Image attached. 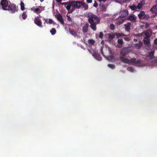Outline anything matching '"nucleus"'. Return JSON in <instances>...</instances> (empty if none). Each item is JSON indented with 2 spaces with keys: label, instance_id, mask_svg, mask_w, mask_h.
<instances>
[{
  "label": "nucleus",
  "instance_id": "nucleus-1",
  "mask_svg": "<svg viewBox=\"0 0 157 157\" xmlns=\"http://www.w3.org/2000/svg\"><path fill=\"white\" fill-rule=\"evenodd\" d=\"M87 17L88 22L90 24V27L93 31H95L97 29V25L100 23V17L91 12L87 13Z\"/></svg>",
  "mask_w": 157,
  "mask_h": 157
},
{
  "label": "nucleus",
  "instance_id": "nucleus-2",
  "mask_svg": "<svg viewBox=\"0 0 157 157\" xmlns=\"http://www.w3.org/2000/svg\"><path fill=\"white\" fill-rule=\"evenodd\" d=\"M128 53V50L126 48H124L121 50L120 54L122 56H120V58L122 62L127 64H129L130 62L135 64H140L141 63V60L140 59L136 61L135 58H132L130 60L129 59L124 57Z\"/></svg>",
  "mask_w": 157,
  "mask_h": 157
},
{
  "label": "nucleus",
  "instance_id": "nucleus-3",
  "mask_svg": "<svg viewBox=\"0 0 157 157\" xmlns=\"http://www.w3.org/2000/svg\"><path fill=\"white\" fill-rule=\"evenodd\" d=\"M71 5L72 8L69 13L73 12L76 9H79L81 6V2L72 1Z\"/></svg>",
  "mask_w": 157,
  "mask_h": 157
},
{
  "label": "nucleus",
  "instance_id": "nucleus-4",
  "mask_svg": "<svg viewBox=\"0 0 157 157\" xmlns=\"http://www.w3.org/2000/svg\"><path fill=\"white\" fill-rule=\"evenodd\" d=\"M9 1L8 0H2L1 2V4L2 7V9L5 10H7L9 8Z\"/></svg>",
  "mask_w": 157,
  "mask_h": 157
},
{
  "label": "nucleus",
  "instance_id": "nucleus-5",
  "mask_svg": "<svg viewBox=\"0 0 157 157\" xmlns=\"http://www.w3.org/2000/svg\"><path fill=\"white\" fill-rule=\"evenodd\" d=\"M8 8H9L8 10H10L12 13H15L17 11V9L16 5L12 4L9 5Z\"/></svg>",
  "mask_w": 157,
  "mask_h": 157
},
{
  "label": "nucleus",
  "instance_id": "nucleus-6",
  "mask_svg": "<svg viewBox=\"0 0 157 157\" xmlns=\"http://www.w3.org/2000/svg\"><path fill=\"white\" fill-rule=\"evenodd\" d=\"M34 23L40 27H42V22L38 17H35L34 20Z\"/></svg>",
  "mask_w": 157,
  "mask_h": 157
},
{
  "label": "nucleus",
  "instance_id": "nucleus-7",
  "mask_svg": "<svg viewBox=\"0 0 157 157\" xmlns=\"http://www.w3.org/2000/svg\"><path fill=\"white\" fill-rule=\"evenodd\" d=\"M43 7L39 6L37 8H35L34 7H33L31 9L32 11H33L34 13H37L38 12H39V13H40L43 10L42 9Z\"/></svg>",
  "mask_w": 157,
  "mask_h": 157
},
{
  "label": "nucleus",
  "instance_id": "nucleus-8",
  "mask_svg": "<svg viewBox=\"0 0 157 157\" xmlns=\"http://www.w3.org/2000/svg\"><path fill=\"white\" fill-rule=\"evenodd\" d=\"M144 44L147 46H149L150 44V40L149 37H145L143 39Z\"/></svg>",
  "mask_w": 157,
  "mask_h": 157
},
{
  "label": "nucleus",
  "instance_id": "nucleus-9",
  "mask_svg": "<svg viewBox=\"0 0 157 157\" xmlns=\"http://www.w3.org/2000/svg\"><path fill=\"white\" fill-rule=\"evenodd\" d=\"M120 17L123 18L126 16L128 14V12L127 10H123L121 11Z\"/></svg>",
  "mask_w": 157,
  "mask_h": 157
},
{
  "label": "nucleus",
  "instance_id": "nucleus-10",
  "mask_svg": "<svg viewBox=\"0 0 157 157\" xmlns=\"http://www.w3.org/2000/svg\"><path fill=\"white\" fill-rule=\"evenodd\" d=\"M92 56L97 60L101 61L102 60V58L100 54L96 52L94 53Z\"/></svg>",
  "mask_w": 157,
  "mask_h": 157
},
{
  "label": "nucleus",
  "instance_id": "nucleus-11",
  "mask_svg": "<svg viewBox=\"0 0 157 157\" xmlns=\"http://www.w3.org/2000/svg\"><path fill=\"white\" fill-rule=\"evenodd\" d=\"M131 23L130 22H128L126 24L124 25L125 27V30L126 31L130 32V27Z\"/></svg>",
  "mask_w": 157,
  "mask_h": 157
},
{
  "label": "nucleus",
  "instance_id": "nucleus-12",
  "mask_svg": "<svg viewBox=\"0 0 157 157\" xmlns=\"http://www.w3.org/2000/svg\"><path fill=\"white\" fill-rule=\"evenodd\" d=\"M144 32L146 37L150 38L152 35V31L150 29H148L146 31H144Z\"/></svg>",
  "mask_w": 157,
  "mask_h": 157
},
{
  "label": "nucleus",
  "instance_id": "nucleus-13",
  "mask_svg": "<svg viewBox=\"0 0 157 157\" xmlns=\"http://www.w3.org/2000/svg\"><path fill=\"white\" fill-rule=\"evenodd\" d=\"M57 19L60 21L62 24L63 25L64 24V21L63 19L62 15L60 14H58L57 17Z\"/></svg>",
  "mask_w": 157,
  "mask_h": 157
},
{
  "label": "nucleus",
  "instance_id": "nucleus-14",
  "mask_svg": "<svg viewBox=\"0 0 157 157\" xmlns=\"http://www.w3.org/2000/svg\"><path fill=\"white\" fill-rule=\"evenodd\" d=\"M142 42L140 41L138 43L134 44V47L136 49H139L142 47Z\"/></svg>",
  "mask_w": 157,
  "mask_h": 157
},
{
  "label": "nucleus",
  "instance_id": "nucleus-15",
  "mask_svg": "<svg viewBox=\"0 0 157 157\" xmlns=\"http://www.w3.org/2000/svg\"><path fill=\"white\" fill-rule=\"evenodd\" d=\"M155 52L154 51H151L147 55L146 57L149 58L151 59H152L154 58V55Z\"/></svg>",
  "mask_w": 157,
  "mask_h": 157
},
{
  "label": "nucleus",
  "instance_id": "nucleus-16",
  "mask_svg": "<svg viewBox=\"0 0 157 157\" xmlns=\"http://www.w3.org/2000/svg\"><path fill=\"white\" fill-rule=\"evenodd\" d=\"M145 2L144 0H142L140 1L137 6L139 9H141L143 6L145 5Z\"/></svg>",
  "mask_w": 157,
  "mask_h": 157
},
{
  "label": "nucleus",
  "instance_id": "nucleus-17",
  "mask_svg": "<svg viewBox=\"0 0 157 157\" xmlns=\"http://www.w3.org/2000/svg\"><path fill=\"white\" fill-rule=\"evenodd\" d=\"M150 11L153 13L155 14V15H156L157 14V9L156 8V6H153L150 9Z\"/></svg>",
  "mask_w": 157,
  "mask_h": 157
},
{
  "label": "nucleus",
  "instance_id": "nucleus-18",
  "mask_svg": "<svg viewBox=\"0 0 157 157\" xmlns=\"http://www.w3.org/2000/svg\"><path fill=\"white\" fill-rule=\"evenodd\" d=\"M89 25L88 23H86L82 28V32L85 33L87 32L88 29Z\"/></svg>",
  "mask_w": 157,
  "mask_h": 157
},
{
  "label": "nucleus",
  "instance_id": "nucleus-19",
  "mask_svg": "<svg viewBox=\"0 0 157 157\" xmlns=\"http://www.w3.org/2000/svg\"><path fill=\"white\" fill-rule=\"evenodd\" d=\"M129 8L133 11H137L138 10H139V9H138V7H137V6H136L134 4L132 6H129Z\"/></svg>",
  "mask_w": 157,
  "mask_h": 157
},
{
  "label": "nucleus",
  "instance_id": "nucleus-20",
  "mask_svg": "<svg viewBox=\"0 0 157 157\" xmlns=\"http://www.w3.org/2000/svg\"><path fill=\"white\" fill-rule=\"evenodd\" d=\"M128 20L131 21H135L136 20V18L135 17L134 15H130L129 16L128 18Z\"/></svg>",
  "mask_w": 157,
  "mask_h": 157
},
{
  "label": "nucleus",
  "instance_id": "nucleus-21",
  "mask_svg": "<svg viewBox=\"0 0 157 157\" xmlns=\"http://www.w3.org/2000/svg\"><path fill=\"white\" fill-rule=\"evenodd\" d=\"M145 13V12L144 11H141L138 14V16L140 19H142Z\"/></svg>",
  "mask_w": 157,
  "mask_h": 157
},
{
  "label": "nucleus",
  "instance_id": "nucleus-22",
  "mask_svg": "<svg viewBox=\"0 0 157 157\" xmlns=\"http://www.w3.org/2000/svg\"><path fill=\"white\" fill-rule=\"evenodd\" d=\"M65 7H66L67 10L69 11L71 7H72L71 2H70L69 3L68 2L67 4H66Z\"/></svg>",
  "mask_w": 157,
  "mask_h": 157
},
{
  "label": "nucleus",
  "instance_id": "nucleus-23",
  "mask_svg": "<svg viewBox=\"0 0 157 157\" xmlns=\"http://www.w3.org/2000/svg\"><path fill=\"white\" fill-rule=\"evenodd\" d=\"M81 6H82L85 10H87L88 9V6L84 2H81Z\"/></svg>",
  "mask_w": 157,
  "mask_h": 157
},
{
  "label": "nucleus",
  "instance_id": "nucleus-24",
  "mask_svg": "<svg viewBox=\"0 0 157 157\" xmlns=\"http://www.w3.org/2000/svg\"><path fill=\"white\" fill-rule=\"evenodd\" d=\"M115 36H116V37L117 38H119L121 37L122 36H125V35L123 34V33H115Z\"/></svg>",
  "mask_w": 157,
  "mask_h": 157
},
{
  "label": "nucleus",
  "instance_id": "nucleus-25",
  "mask_svg": "<svg viewBox=\"0 0 157 157\" xmlns=\"http://www.w3.org/2000/svg\"><path fill=\"white\" fill-rule=\"evenodd\" d=\"M115 37V33L114 34H108V38L111 40H112Z\"/></svg>",
  "mask_w": 157,
  "mask_h": 157
},
{
  "label": "nucleus",
  "instance_id": "nucleus-26",
  "mask_svg": "<svg viewBox=\"0 0 157 157\" xmlns=\"http://www.w3.org/2000/svg\"><path fill=\"white\" fill-rule=\"evenodd\" d=\"M26 12L24 11L22 14V19L25 20L27 17V15L26 14Z\"/></svg>",
  "mask_w": 157,
  "mask_h": 157
},
{
  "label": "nucleus",
  "instance_id": "nucleus-27",
  "mask_svg": "<svg viewBox=\"0 0 157 157\" xmlns=\"http://www.w3.org/2000/svg\"><path fill=\"white\" fill-rule=\"evenodd\" d=\"M88 42L89 44H90L91 45H93L95 41L93 39H89L88 40Z\"/></svg>",
  "mask_w": 157,
  "mask_h": 157
},
{
  "label": "nucleus",
  "instance_id": "nucleus-28",
  "mask_svg": "<svg viewBox=\"0 0 157 157\" xmlns=\"http://www.w3.org/2000/svg\"><path fill=\"white\" fill-rule=\"evenodd\" d=\"M50 32L52 35H54L56 33V31L55 28H53L50 30Z\"/></svg>",
  "mask_w": 157,
  "mask_h": 157
},
{
  "label": "nucleus",
  "instance_id": "nucleus-29",
  "mask_svg": "<svg viewBox=\"0 0 157 157\" xmlns=\"http://www.w3.org/2000/svg\"><path fill=\"white\" fill-rule=\"evenodd\" d=\"M20 5H21V10L22 11L24 10H25V6H24V3L22 2H21V4H20Z\"/></svg>",
  "mask_w": 157,
  "mask_h": 157
},
{
  "label": "nucleus",
  "instance_id": "nucleus-30",
  "mask_svg": "<svg viewBox=\"0 0 157 157\" xmlns=\"http://www.w3.org/2000/svg\"><path fill=\"white\" fill-rule=\"evenodd\" d=\"M149 17V15L147 14H145L144 13V17L142 19H147Z\"/></svg>",
  "mask_w": 157,
  "mask_h": 157
},
{
  "label": "nucleus",
  "instance_id": "nucleus-31",
  "mask_svg": "<svg viewBox=\"0 0 157 157\" xmlns=\"http://www.w3.org/2000/svg\"><path fill=\"white\" fill-rule=\"evenodd\" d=\"M117 43L118 44L122 45L123 44V42L122 39H119L117 40Z\"/></svg>",
  "mask_w": 157,
  "mask_h": 157
},
{
  "label": "nucleus",
  "instance_id": "nucleus-32",
  "mask_svg": "<svg viewBox=\"0 0 157 157\" xmlns=\"http://www.w3.org/2000/svg\"><path fill=\"white\" fill-rule=\"evenodd\" d=\"M106 9V7L104 5H102L101 7V10L103 11H105Z\"/></svg>",
  "mask_w": 157,
  "mask_h": 157
},
{
  "label": "nucleus",
  "instance_id": "nucleus-33",
  "mask_svg": "<svg viewBox=\"0 0 157 157\" xmlns=\"http://www.w3.org/2000/svg\"><path fill=\"white\" fill-rule=\"evenodd\" d=\"M108 66L109 67L112 69H114L115 67V66L114 64H108Z\"/></svg>",
  "mask_w": 157,
  "mask_h": 157
},
{
  "label": "nucleus",
  "instance_id": "nucleus-34",
  "mask_svg": "<svg viewBox=\"0 0 157 157\" xmlns=\"http://www.w3.org/2000/svg\"><path fill=\"white\" fill-rule=\"evenodd\" d=\"M69 32L73 35H75L76 34V32L73 30L69 29Z\"/></svg>",
  "mask_w": 157,
  "mask_h": 157
},
{
  "label": "nucleus",
  "instance_id": "nucleus-35",
  "mask_svg": "<svg viewBox=\"0 0 157 157\" xmlns=\"http://www.w3.org/2000/svg\"><path fill=\"white\" fill-rule=\"evenodd\" d=\"M110 27V29L112 30H113L115 29V26L113 24H111Z\"/></svg>",
  "mask_w": 157,
  "mask_h": 157
},
{
  "label": "nucleus",
  "instance_id": "nucleus-36",
  "mask_svg": "<svg viewBox=\"0 0 157 157\" xmlns=\"http://www.w3.org/2000/svg\"><path fill=\"white\" fill-rule=\"evenodd\" d=\"M67 20L68 21L71 22H72V20L71 18V17H70V16H68V15H67Z\"/></svg>",
  "mask_w": 157,
  "mask_h": 157
},
{
  "label": "nucleus",
  "instance_id": "nucleus-37",
  "mask_svg": "<svg viewBox=\"0 0 157 157\" xmlns=\"http://www.w3.org/2000/svg\"><path fill=\"white\" fill-rule=\"evenodd\" d=\"M103 33L102 32H100L99 37L101 39H102L103 37Z\"/></svg>",
  "mask_w": 157,
  "mask_h": 157
},
{
  "label": "nucleus",
  "instance_id": "nucleus-38",
  "mask_svg": "<svg viewBox=\"0 0 157 157\" xmlns=\"http://www.w3.org/2000/svg\"><path fill=\"white\" fill-rule=\"evenodd\" d=\"M107 58L110 60H113L114 59V56H113L110 55L109 56V57H107Z\"/></svg>",
  "mask_w": 157,
  "mask_h": 157
},
{
  "label": "nucleus",
  "instance_id": "nucleus-39",
  "mask_svg": "<svg viewBox=\"0 0 157 157\" xmlns=\"http://www.w3.org/2000/svg\"><path fill=\"white\" fill-rule=\"evenodd\" d=\"M48 24H51L53 23V21L51 19H48Z\"/></svg>",
  "mask_w": 157,
  "mask_h": 157
},
{
  "label": "nucleus",
  "instance_id": "nucleus-40",
  "mask_svg": "<svg viewBox=\"0 0 157 157\" xmlns=\"http://www.w3.org/2000/svg\"><path fill=\"white\" fill-rule=\"evenodd\" d=\"M93 6L96 8H97L98 6V4L96 1H94V4Z\"/></svg>",
  "mask_w": 157,
  "mask_h": 157
},
{
  "label": "nucleus",
  "instance_id": "nucleus-41",
  "mask_svg": "<svg viewBox=\"0 0 157 157\" xmlns=\"http://www.w3.org/2000/svg\"><path fill=\"white\" fill-rule=\"evenodd\" d=\"M129 70L131 72H133L134 70V69L131 67H130L128 68Z\"/></svg>",
  "mask_w": 157,
  "mask_h": 157
},
{
  "label": "nucleus",
  "instance_id": "nucleus-42",
  "mask_svg": "<svg viewBox=\"0 0 157 157\" xmlns=\"http://www.w3.org/2000/svg\"><path fill=\"white\" fill-rule=\"evenodd\" d=\"M124 40L127 41H129L130 40V39L128 37H125L124 38Z\"/></svg>",
  "mask_w": 157,
  "mask_h": 157
},
{
  "label": "nucleus",
  "instance_id": "nucleus-43",
  "mask_svg": "<svg viewBox=\"0 0 157 157\" xmlns=\"http://www.w3.org/2000/svg\"><path fill=\"white\" fill-rule=\"evenodd\" d=\"M101 54L104 56L105 57V55H104V53H103V48H101Z\"/></svg>",
  "mask_w": 157,
  "mask_h": 157
},
{
  "label": "nucleus",
  "instance_id": "nucleus-44",
  "mask_svg": "<svg viewBox=\"0 0 157 157\" xmlns=\"http://www.w3.org/2000/svg\"><path fill=\"white\" fill-rule=\"evenodd\" d=\"M154 43L155 44H157V38L154 40Z\"/></svg>",
  "mask_w": 157,
  "mask_h": 157
},
{
  "label": "nucleus",
  "instance_id": "nucleus-45",
  "mask_svg": "<svg viewBox=\"0 0 157 157\" xmlns=\"http://www.w3.org/2000/svg\"><path fill=\"white\" fill-rule=\"evenodd\" d=\"M68 2H63L60 3V4L62 5H64L65 6L66 5V4H67Z\"/></svg>",
  "mask_w": 157,
  "mask_h": 157
},
{
  "label": "nucleus",
  "instance_id": "nucleus-46",
  "mask_svg": "<svg viewBox=\"0 0 157 157\" xmlns=\"http://www.w3.org/2000/svg\"><path fill=\"white\" fill-rule=\"evenodd\" d=\"M87 3H91L92 2V0H86Z\"/></svg>",
  "mask_w": 157,
  "mask_h": 157
},
{
  "label": "nucleus",
  "instance_id": "nucleus-47",
  "mask_svg": "<svg viewBox=\"0 0 157 157\" xmlns=\"http://www.w3.org/2000/svg\"><path fill=\"white\" fill-rule=\"evenodd\" d=\"M58 3H61L62 0H55Z\"/></svg>",
  "mask_w": 157,
  "mask_h": 157
},
{
  "label": "nucleus",
  "instance_id": "nucleus-48",
  "mask_svg": "<svg viewBox=\"0 0 157 157\" xmlns=\"http://www.w3.org/2000/svg\"><path fill=\"white\" fill-rule=\"evenodd\" d=\"M44 19L45 20V22L44 23V24L45 22L47 23L48 24V19Z\"/></svg>",
  "mask_w": 157,
  "mask_h": 157
},
{
  "label": "nucleus",
  "instance_id": "nucleus-49",
  "mask_svg": "<svg viewBox=\"0 0 157 157\" xmlns=\"http://www.w3.org/2000/svg\"><path fill=\"white\" fill-rule=\"evenodd\" d=\"M107 0H98V1L101 2L103 1V2H105Z\"/></svg>",
  "mask_w": 157,
  "mask_h": 157
},
{
  "label": "nucleus",
  "instance_id": "nucleus-50",
  "mask_svg": "<svg viewBox=\"0 0 157 157\" xmlns=\"http://www.w3.org/2000/svg\"><path fill=\"white\" fill-rule=\"evenodd\" d=\"M88 50L89 52H90V53L91 54V53H91V50H89V49H88Z\"/></svg>",
  "mask_w": 157,
  "mask_h": 157
},
{
  "label": "nucleus",
  "instance_id": "nucleus-51",
  "mask_svg": "<svg viewBox=\"0 0 157 157\" xmlns=\"http://www.w3.org/2000/svg\"><path fill=\"white\" fill-rule=\"evenodd\" d=\"M134 41H135V42H137V40H135V39H134Z\"/></svg>",
  "mask_w": 157,
  "mask_h": 157
},
{
  "label": "nucleus",
  "instance_id": "nucleus-52",
  "mask_svg": "<svg viewBox=\"0 0 157 157\" xmlns=\"http://www.w3.org/2000/svg\"><path fill=\"white\" fill-rule=\"evenodd\" d=\"M41 2H42L44 1V0H40Z\"/></svg>",
  "mask_w": 157,
  "mask_h": 157
},
{
  "label": "nucleus",
  "instance_id": "nucleus-53",
  "mask_svg": "<svg viewBox=\"0 0 157 157\" xmlns=\"http://www.w3.org/2000/svg\"><path fill=\"white\" fill-rule=\"evenodd\" d=\"M123 21H122V22H121L120 23H123Z\"/></svg>",
  "mask_w": 157,
  "mask_h": 157
},
{
  "label": "nucleus",
  "instance_id": "nucleus-54",
  "mask_svg": "<svg viewBox=\"0 0 157 157\" xmlns=\"http://www.w3.org/2000/svg\"><path fill=\"white\" fill-rule=\"evenodd\" d=\"M101 43H103V41H102L101 42Z\"/></svg>",
  "mask_w": 157,
  "mask_h": 157
},
{
  "label": "nucleus",
  "instance_id": "nucleus-55",
  "mask_svg": "<svg viewBox=\"0 0 157 157\" xmlns=\"http://www.w3.org/2000/svg\"><path fill=\"white\" fill-rule=\"evenodd\" d=\"M101 43H103V41H102L101 42Z\"/></svg>",
  "mask_w": 157,
  "mask_h": 157
},
{
  "label": "nucleus",
  "instance_id": "nucleus-56",
  "mask_svg": "<svg viewBox=\"0 0 157 157\" xmlns=\"http://www.w3.org/2000/svg\"><path fill=\"white\" fill-rule=\"evenodd\" d=\"M156 28H157V25H156Z\"/></svg>",
  "mask_w": 157,
  "mask_h": 157
},
{
  "label": "nucleus",
  "instance_id": "nucleus-57",
  "mask_svg": "<svg viewBox=\"0 0 157 157\" xmlns=\"http://www.w3.org/2000/svg\"><path fill=\"white\" fill-rule=\"evenodd\" d=\"M156 20H157V18Z\"/></svg>",
  "mask_w": 157,
  "mask_h": 157
}]
</instances>
